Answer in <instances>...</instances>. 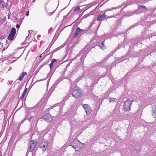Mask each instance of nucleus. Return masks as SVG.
I'll list each match as a JSON object with an SVG mask.
<instances>
[{
  "label": "nucleus",
  "mask_w": 156,
  "mask_h": 156,
  "mask_svg": "<svg viewBox=\"0 0 156 156\" xmlns=\"http://www.w3.org/2000/svg\"><path fill=\"white\" fill-rule=\"evenodd\" d=\"M74 88V90L73 92L72 95L73 97L75 98H77L81 95L82 91L78 89L77 86H75Z\"/></svg>",
  "instance_id": "nucleus-1"
},
{
  "label": "nucleus",
  "mask_w": 156,
  "mask_h": 156,
  "mask_svg": "<svg viewBox=\"0 0 156 156\" xmlns=\"http://www.w3.org/2000/svg\"><path fill=\"white\" fill-rule=\"evenodd\" d=\"M109 102L110 103H114L117 101V99L116 98H109Z\"/></svg>",
  "instance_id": "nucleus-14"
},
{
  "label": "nucleus",
  "mask_w": 156,
  "mask_h": 156,
  "mask_svg": "<svg viewBox=\"0 0 156 156\" xmlns=\"http://www.w3.org/2000/svg\"><path fill=\"white\" fill-rule=\"evenodd\" d=\"M27 90V88H26L25 89V90H24V91H23V92L22 94V95L21 96V99H22L23 98Z\"/></svg>",
  "instance_id": "nucleus-16"
},
{
  "label": "nucleus",
  "mask_w": 156,
  "mask_h": 156,
  "mask_svg": "<svg viewBox=\"0 0 156 156\" xmlns=\"http://www.w3.org/2000/svg\"><path fill=\"white\" fill-rule=\"evenodd\" d=\"M84 31L83 30L81 29L79 27H77L76 30L74 34V38L76 37L79 34L83 33Z\"/></svg>",
  "instance_id": "nucleus-6"
},
{
  "label": "nucleus",
  "mask_w": 156,
  "mask_h": 156,
  "mask_svg": "<svg viewBox=\"0 0 156 156\" xmlns=\"http://www.w3.org/2000/svg\"><path fill=\"white\" fill-rule=\"evenodd\" d=\"M78 141L76 140H75L73 142L71 143L70 146L73 147L75 150L76 151H78L77 149V147L78 145L77 144V143L78 142Z\"/></svg>",
  "instance_id": "nucleus-9"
},
{
  "label": "nucleus",
  "mask_w": 156,
  "mask_h": 156,
  "mask_svg": "<svg viewBox=\"0 0 156 156\" xmlns=\"http://www.w3.org/2000/svg\"><path fill=\"white\" fill-rule=\"evenodd\" d=\"M35 0H33L32 1V2H33V3H34V2L35 1Z\"/></svg>",
  "instance_id": "nucleus-24"
},
{
  "label": "nucleus",
  "mask_w": 156,
  "mask_h": 156,
  "mask_svg": "<svg viewBox=\"0 0 156 156\" xmlns=\"http://www.w3.org/2000/svg\"><path fill=\"white\" fill-rule=\"evenodd\" d=\"M36 144V142L33 141H31L30 148V151H32L34 150Z\"/></svg>",
  "instance_id": "nucleus-11"
},
{
  "label": "nucleus",
  "mask_w": 156,
  "mask_h": 156,
  "mask_svg": "<svg viewBox=\"0 0 156 156\" xmlns=\"http://www.w3.org/2000/svg\"><path fill=\"white\" fill-rule=\"evenodd\" d=\"M29 12L28 11H27L26 13V15L27 16H28L29 15Z\"/></svg>",
  "instance_id": "nucleus-21"
},
{
  "label": "nucleus",
  "mask_w": 156,
  "mask_h": 156,
  "mask_svg": "<svg viewBox=\"0 0 156 156\" xmlns=\"http://www.w3.org/2000/svg\"><path fill=\"white\" fill-rule=\"evenodd\" d=\"M154 51L155 52H156V48L154 50Z\"/></svg>",
  "instance_id": "nucleus-25"
},
{
  "label": "nucleus",
  "mask_w": 156,
  "mask_h": 156,
  "mask_svg": "<svg viewBox=\"0 0 156 156\" xmlns=\"http://www.w3.org/2000/svg\"><path fill=\"white\" fill-rule=\"evenodd\" d=\"M133 101L131 100H128L124 103V108L125 110L128 111L130 110V107Z\"/></svg>",
  "instance_id": "nucleus-2"
},
{
  "label": "nucleus",
  "mask_w": 156,
  "mask_h": 156,
  "mask_svg": "<svg viewBox=\"0 0 156 156\" xmlns=\"http://www.w3.org/2000/svg\"><path fill=\"white\" fill-rule=\"evenodd\" d=\"M139 8L141 9H146V8L145 6L144 5H139L138 6Z\"/></svg>",
  "instance_id": "nucleus-17"
},
{
  "label": "nucleus",
  "mask_w": 156,
  "mask_h": 156,
  "mask_svg": "<svg viewBox=\"0 0 156 156\" xmlns=\"http://www.w3.org/2000/svg\"><path fill=\"white\" fill-rule=\"evenodd\" d=\"M83 106L87 114H90L91 113L92 110L90 106L86 104L83 105Z\"/></svg>",
  "instance_id": "nucleus-7"
},
{
  "label": "nucleus",
  "mask_w": 156,
  "mask_h": 156,
  "mask_svg": "<svg viewBox=\"0 0 156 156\" xmlns=\"http://www.w3.org/2000/svg\"><path fill=\"white\" fill-rule=\"evenodd\" d=\"M20 27V26L18 24H17L16 25V27L17 28H19Z\"/></svg>",
  "instance_id": "nucleus-22"
},
{
  "label": "nucleus",
  "mask_w": 156,
  "mask_h": 156,
  "mask_svg": "<svg viewBox=\"0 0 156 156\" xmlns=\"http://www.w3.org/2000/svg\"><path fill=\"white\" fill-rule=\"evenodd\" d=\"M115 9V8H113L112 9H108V10H107L106 11H112L113 9Z\"/></svg>",
  "instance_id": "nucleus-23"
},
{
  "label": "nucleus",
  "mask_w": 156,
  "mask_h": 156,
  "mask_svg": "<svg viewBox=\"0 0 156 156\" xmlns=\"http://www.w3.org/2000/svg\"><path fill=\"white\" fill-rule=\"evenodd\" d=\"M43 118L46 122H48L52 120L51 116L48 114H46L44 115Z\"/></svg>",
  "instance_id": "nucleus-5"
},
{
  "label": "nucleus",
  "mask_w": 156,
  "mask_h": 156,
  "mask_svg": "<svg viewBox=\"0 0 156 156\" xmlns=\"http://www.w3.org/2000/svg\"><path fill=\"white\" fill-rule=\"evenodd\" d=\"M16 30L15 28H12L10 32V34L7 38L10 40H12L16 34Z\"/></svg>",
  "instance_id": "nucleus-4"
},
{
  "label": "nucleus",
  "mask_w": 156,
  "mask_h": 156,
  "mask_svg": "<svg viewBox=\"0 0 156 156\" xmlns=\"http://www.w3.org/2000/svg\"><path fill=\"white\" fill-rule=\"evenodd\" d=\"M152 115L154 118H156V105H154L152 106Z\"/></svg>",
  "instance_id": "nucleus-10"
},
{
  "label": "nucleus",
  "mask_w": 156,
  "mask_h": 156,
  "mask_svg": "<svg viewBox=\"0 0 156 156\" xmlns=\"http://www.w3.org/2000/svg\"><path fill=\"white\" fill-rule=\"evenodd\" d=\"M56 61V59H52V61H51V63L49 65L50 68L51 69L52 68L54 63Z\"/></svg>",
  "instance_id": "nucleus-15"
},
{
  "label": "nucleus",
  "mask_w": 156,
  "mask_h": 156,
  "mask_svg": "<svg viewBox=\"0 0 156 156\" xmlns=\"http://www.w3.org/2000/svg\"><path fill=\"white\" fill-rule=\"evenodd\" d=\"M104 41H103L102 42L101 44L99 43L98 44V46L101 47V48L103 49H104L105 48V47L104 44Z\"/></svg>",
  "instance_id": "nucleus-13"
},
{
  "label": "nucleus",
  "mask_w": 156,
  "mask_h": 156,
  "mask_svg": "<svg viewBox=\"0 0 156 156\" xmlns=\"http://www.w3.org/2000/svg\"><path fill=\"white\" fill-rule=\"evenodd\" d=\"M80 9V8L78 6V7H76L73 10V11H76V10H79Z\"/></svg>",
  "instance_id": "nucleus-19"
},
{
  "label": "nucleus",
  "mask_w": 156,
  "mask_h": 156,
  "mask_svg": "<svg viewBox=\"0 0 156 156\" xmlns=\"http://www.w3.org/2000/svg\"><path fill=\"white\" fill-rule=\"evenodd\" d=\"M33 117L32 116H30L29 117H28L27 119L30 122V120L31 119H33Z\"/></svg>",
  "instance_id": "nucleus-18"
},
{
  "label": "nucleus",
  "mask_w": 156,
  "mask_h": 156,
  "mask_svg": "<svg viewBox=\"0 0 156 156\" xmlns=\"http://www.w3.org/2000/svg\"><path fill=\"white\" fill-rule=\"evenodd\" d=\"M2 21V19L0 17V23L2 24L3 23Z\"/></svg>",
  "instance_id": "nucleus-20"
},
{
  "label": "nucleus",
  "mask_w": 156,
  "mask_h": 156,
  "mask_svg": "<svg viewBox=\"0 0 156 156\" xmlns=\"http://www.w3.org/2000/svg\"><path fill=\"white\" fill-rule=\"evenodd\" d=\"M27 73L26 72H23L20 75L19 78L18 79V80L21 81L22 80L24 76L27 74Z\"/></svg>",
  "instance_id": "nucleus-12"
},
{
  "label": "nucleus",
  "mask_w": 156,
  "mask_h": 156,
  "mask_svg": "<svg viewBox=\"0 0 156 156\" xmlns=\"http://www.w3.org/2000/svg\"><path fill=\"white\" fill-rule=\"evenodd\" d=\"M48 144V143L47 141L43 140L41 143L40 144V147L43 151H46L47 148Z\"/></svg>",
  "instance_id": "nucleus-3"
},
{
  "label": "nucleus",
  "mask_w": 156,
  "mask_h": 156,
  "mask_svg": "<svg viewBox=\"0 0 156 156\" xmlns=\"http://www.w3.org/2000/svg\"><path fill=\"white\" fill-rule=\"evenodd\" d=\"M106 16L105 13L102 15L100 14L98 15V17H97L96 20L99 21H102L105 19Z\"/></svg>",
  "instance_id": "nucleus-8"
}]
</instances>
